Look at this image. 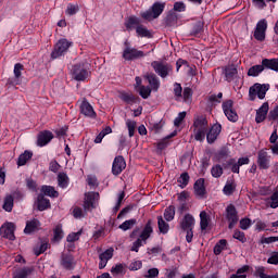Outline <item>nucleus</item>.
<instances>
[{"label": "nucleus", "mask_w": 278, "mask_h": 278, "mask_svg": "<svg viewBox=\"0 0 278 278\" xmlns=\"http://www.w3.org/2000/svg\"><path fill=\"white\" fill-rule=\"evenodd\" d=\"M136 31L140 38H151V31H149V29L142 25L137 26Z\"/></svg>", "instance_id": "obj_43"}, {"label": "nucleus", "mask_w": 278, "mask_h": 278, "mask_svg": "<svg viewBox=\"0 0 278 278\" xmlns=\"http://www.w3.org/2000/svg\"><path fill=\"white\" fill-rule=\"evenodd\" d=\"M226 80L233 81L238 77V68L235 65H228L224 70Z\"/></svg>", "instance_id": "obj_25"}, {"label": "nucleus", "mask_w": 278, "mask_h": 278, "mask_svg": "<svg viewBox=\"0 0 278 278\" xmlns=\"http://www.w3.org/2000/svg\"><path fill=\"white\" fill-rule=\"evenodd\" d=\"M90 75V72L86 70L83 65H75L73 67L72 77L76 81H86Z\"/></svg>", "instance_id": "obj_9"}, {"label": "nucleus", "mask_w": 278, "mask_h": 278, "mask_svg": "<svg viewBox=\"0 0 278 278\" xmlns=\"http://www.w3.org/2000/svg\"><path fill=\"white\" fill-rule=\"evenodd\" d=\"M212 177L218 179V177H223V167L220 165H214L211 169Z\"/></svg>", "instance_id": "obj_50"}, {"label": "nucleus", "mask_w": 278, "mask_h": 278, "mask_svg": "<svg viewBox=\"0 0 278 278\" xmlns=\"http://www.w3.org/2000/svg\"><path fill=\"white\" fill-rule=\"evenodd\" d=\"M184 118H186V112H180L178 114V116L174 119V125L176 127H179V125H181V122L184 121Z\"/></svg>", "instance_id": "obj_60"}, {"label": "nucleus", "mask_w": 278, "mask_h": 278, "mask_svg": "<svg viewBox=\"0 0 278 278\" xmlns=\"http://www.w3.org/2000/svg\"><path fill=\"white\" fill-rule=\"evenodd\" d=\"M227 247V240L222 239L219 240L216 245L214 247V253L215 255H220V253H223V251H225Z\"/></svg>", "instance_id": "obj_39"}, {"label": "nucleus", "mask_w": 278, "mask_h": 278, "mask_svg": "<svg viewBox=\"0 0 278 278\" xmlns=\"http://www.w3.org/2000/svg\"><path fill=\"white\" fill-rule=\"evenodd\" d=\"M77 12H79V5L68 4L67 9L65 11V14H67L68 16H73V15L77 14Z\"/></svg>", "instance_id": "obj_52"}, {"label": "nucleus", "mask_w": 278, "mask_h": 278, "mask_svg": "<svg viewBox=\"0 0 278 278\" xmlns=\"http://www.w3.org/2000/svg\"><path fill=\"white\" fill-rule=\"evenodd\" d=\"M125 168H127V163L125 162V157L116 156L112 165L113 175H121L123 170H125Z\"/></svg>", "instance_id": "obj_14"}, {"label": "nucleus", "mask_w": 278, "mask_h": 278, "mask_svg": "<svg viewBox=\"0 0 278 278\" xmlns=\"http://www.w3.org/2000/svg\"><path fill=\"white\" fill-rule=\"evenodd\" d=\"M270 89V85L266 84H254L252 87L249 89V100L250 101H255V99H265L266 98V92Z\"/></svg>", "instance_id": "obj_2"}, {"label": "nucleus", "mask_w": 278, "mask_h": 278, "mask_svg": "<svg viewBox=\"0 0 278 278\" xmlns=\"http://www.w3.org/2000/svg\"><path fill=\"white\" fill-rule=\"evenodd\" d=\"M235 240H239V242H247V237L243 231L236 230L233 233Z\"/></svg>", "instance_id": "obj_57"}, {"label": "nucleus", "mask_w": 278, "mask_h": 278, "mask_svg": "<svg viewBox=\"0 0 278 278\" xmlns=\"http://www.w3.org/2000/svg\"><path fill=\"white\" fill-rule=\"evenodd\" d=\"M249 227H251V219L249 218H243L240 220V228L243 230L249 229Z\"/></svg>", "instance_id": "obj_61"}, {"label": "nucleus", "mask_w": 278, "mask_h": 278, "mask_svg": "<svg viewBox=\"0 0 278 278\" xmlns=\"http://www.w3.org/2000/svg\"><path fill=\"white\" fill-rule=\"evenodd\" d=\"M41 192H43L46 197H51L52 199H58L60 197V193L52 186H42Z\"/></svg>", "instance_id": "obj_31"}, {"label": "nucleus", "mask_w": 278, "mask_h": 278, "mask_svg": "<svg viewBox=\"0 0 278 278\" xmlns=\"http://www.w3.org/2000/svg\"><path fill=\"white\" fill-rule=\"evenodd\" d=\"M210 215L207 214V212L202 211L200 213V227L202 229V231H205V229H207V227H210Z\"/></svg>", "instance_id": "obj_30"}, {"label": "nucleus", "mask_w": 278, "mask_h": 278, "mask_svg": "<svg viewBox=\"0 0 278 278\" xmlns=\"http://www.w3.org/2000/svg\"><path fill=\"white\" fill-rule=\"evenodd\" d=\"M34 157V153L30 151H25L23 154H21L17 159V166H25L29 160Z\"/></svg>", "instance_id": "obj_33"}, {"label": "nucleus", "mask_w": 278, "mask_h": 278, "mask_svg": "<svg viewBox=\"0 0 278 278\" xmlns=\"http://www.w3.org/2000/svg\"><path fill=\"white\" fill-rule=\"evenodd\" d=\"M134 25H140V20L138 17L131 16L126 22V27L128 29H134Z\"/></svg>", "instance_id": "obj_54"}, {"label": "nucleus", "mask_w": 278, "mask_h": 278, "mask_svg": "<svg viewBox=\"0 0 278 278\" xmlns=\"http://www.w3.org/2000/svg\"><path fill=\"white\" fill-rule=\"evenodd\" d=\"M151 233H153V226H151V220L147 223L143 230L141 231L139 236V240L143 242V244H147V240L151 238Z\"/></svg>", "instance_id": "obj_24"}, {"label": "nucleus", "mask_w": 278, "mask_h": 278, "mask_svg": "<svg viewBox=\"0 0 278 278\" xmlns=\"http://www.w3.org/2000/svg\"><path fill=\"white\" fill-rule=\"evenodd\" d=\"M164 218L167 220V223H170V220H175V206L169 205L164 211Z\"/></svg>", "instance_id": "obj_38"}, {"label": "nucleus", "mask_w": 278, "mask_h": 278, "mask_svg": "<svg viewBox=\"0 0 278 278\" xmlns=\"http://www.w3.org/2000/svg\"><path fill=\"white\" fill-rule=\"evenodd\" d=\"M264 72V64L262 65H254L249 68L248 76L249 77H258L261 73Z\"/></svg>", "instance_id": "obj_35"}, {"label": "nucleus", "mask_w": 278, "mask_h": 278, "mask_svg": "<svg viewBox=\"0 0 278 278\" xmlns=\"http://www.w3.org/2000/svg\"><path fill=\"white\" fill-rule=\"evenodd\" d=\"M58 184L60 188H68V175L66 173H59Z\"/></svg>", "instance_id": "obj_37"}, {"label": "nucleus", "mask_w": 278, "mask_h": 278, "mask_svg": "<svg viewBox=\"0 0 278 278\" xmlns=\"http://www.w3.org/2000/svg\"><path fill=\"white\" fill-rule=\"evenodd\" d=\"M153 89L149 86H140L138 88V92L140 94V97H142V99H149V97H151V91Z\"/></svg>", "instance_id": "obj_40"}, {"label": "nucleus", "mask_w": 278, "mask_h": 278, "mask_svg": "<svg viewBox=\"0 0 278 278\" xmlns=\"http://www.w3.org/2000/svg\"><path fill=\"white\" fill-rule=\"evenodd\" d=\"M268 102L263 103L262 106L258 110H256L255 122L264 123V121H266V116H268Z\"/></svg>", "instance_id": "obj_22"}, {"label": "nucleus", "mask_w": 278, "mask_h": 278, "mask_svg": "<svg viewBox=\"0 0 278 278\" xmlns=\"http://www.w3.org/2000/svg\"><path fill=\"white\" fill-rule=\"evenodd\" d=\"M190 181V176L188 173H182L178 178L179 188H186Z\"/></svg>", "instance_id": "obj_46"}, {"label": "nucleus", "mask_w": 278, "mask_h": 278, "mask_svg": "<svg viewBox=\"0 0 278 278\" xmlns=\"http://www.w3.org/2000/svg\"><path fill=\"white\" fill-rule=\"evenodd\" d=\"M195 223L194 216L188 213L180 219L179 226L182 230L194 229Z\"/></svg>", "instance_id": "obj_19"}, {"label": "nucleus", "mask_w": 278, "mask_h": 278, "mask_svg": "<svg viewBox=\"0 0 278 278\" xmlns=\"http://www.w3.org/2000/svg\"><path fill=\"white\" fill-rule=\"evenodd\" d=\"M157 225H159V231L161 233H168V229H170V226L168 225V223L164 220L162 216L157 217Z\"/></svg>", "instance_id": "obj_36"}, {"label": "nucleus", "mask_w": 278, "mask_h": 278, "mask_svg": "<svg viewBox=\"0 0 278 278\" xmlns=\"http://www.w3.org/2000/svg\"><path fill=\"white\" fill-rule=\"evenodd\" d=\"M223 127L220 124H215L211 127L210 131L206 134V140L208 144H214L216 142L218 136H220Z\"/></svg>", "instance_id": "obj_15"}, {"label": "nucleus", "mask_w": 278, "mask_h": 278, "mask_svg": "<svg viewBox=\"0 0 278 278\" xmlns=\"http://www.w3.org/2000/svg\"><path fill=\"white\" fill-rule=\"evenodd\" d=\"M51 207V202L49 199L45 198V195L39 194L37 198V208L39 212H45V210H49Z\"/></svg>", "instance_id": "obj_26"}, {"label": "nucleus", "mask_w": 278, "mask_h": 278, "mask_svg": "<svg viewBox=\"0 0 278 278\" xmlns=\"http://www.w3.org/2000/svg\"><path fill=\"white\" fill-rule=\"evenodd\" d=\"M53 140V132L49 130L41 131L38 135L37 147H47Z\"/></svg>", "instance_id": "obj_18"}, {"label": "nucleus", "mask_w": 278, "mask_h": 278, "mask_svg": "<svg viewBox=\"0 0 278 278\" xmlns=\"http://www.w3.org/2000/svg\"><path fill=\"white\" fill-rule=\"evenodd\" d=\"M80 237H81V231L72 232L67 236L66 241L70 242V244H72V242H77V240H79Z\"/></svg>", "instance_id": "obj_55"}, {"label": "nucleus", "mask_w": 278, "mask_h": 278, "mask_svg": "<svg viewBox=\"0 0 278 278\" xmlns=\"http://www.w3.org/2000/svg\"><path fill=\"white\" fill-rule=\"evenodd\" d=\"M136 223H137L136 219L125 220L122 225H119V229H122V231H127V230L131 229V227H134V225H136Z\"/></svg>", "instance_id": "obj_49"}, {"label": "nucleus", "mask_w": 278, "mask_h": 278, "mask_svg": "<svg viewBox=\"0 0 278 278\" xmlns=\"http://www.w3.org/2000/svg\"><path fill=\"white\" fill-rule=\"evenodd\" d=\"M112 257H114V249H112V248L108 249L105 252H103L99 255L100 270H103V268H105V266H108V262H110V260H112Z\"/></svg>", "instance_id": "obj_17"}, {"label": "nucleus", "mask_w": 278, "mask_h": 278, "mask_svg": "<svg viewBox=\"0 0 278 278\" xmlns=\"http://www.w3.org/2000/svg\"><path fill=\"white\" fill-rule=\"evenodd\" d=\"M270 154H268V149L264 148L257 152L256 164L260 170H268L270 168Z\"/></svg>", "instance_id": "obj_6"}, {"label": "nucleus", "mask_w": 278, "mask_h": 278, "mask_svg": "<svg viewBox=\"0 0 278 278\" xmlns=\"http://www.w3.org/2000/svg\"><path fill=\"white\" fill-rule=\"evenodd\" d=\"M64 238V231L62 230V227L58 225L54 228V236H53V241L54 242H60Z\"/></svg>", "instance_id": "obj_47"}, {"label": "nucleus", "mask_w": 278, "mask_h": 278, "mask_svg": "<svg viewBox=\"0 0 278 278\" xmlns=\"http://www.w3.org/2000/svg\"><path fill=\"white\" fill-rule=\"evenodd\" d=\"M251 160L245 156V157H240L238 161L236 159H230L227 163V166L232 170L233 173H240V166H244L249 164Z\"/></svg>", "instance_id": "obj_12"}, {"label": "nucleus", "mask_w": 278, "mask_h": 278, "mask_svg": "<svg viewBox=\"0 0 278 278\" xmlns=\"http://www.w3.org/2000/svg\"><path fill=\"white\" fill-rule=\"evenodd\" d=\"M71 47H73L72 41H68L67 39H60L51 53L52 60H58V58L64 55V53H66Z\"/></svg>", "instance_id": "obj_4"}, {"label": "nucleus", "mask_w": 278, "mask_h": 278, "mask_svg": "<svg viewBox=\"0 0 278 278\" xmlns=\"http://www.w3.org/2000/svg\"><path fill=\"white\" fill-rule=\"evenodd\" d=\"M125 265L123 264H116L115 266H113L111 268V274L114 276V277H117V275H125Z\"/></svg>", "instance_id": "obj_41"}, {"label": "nucleus", "mask_w": 278, "mask_h": 278, "mask_svg": "<svg viewBox=\"0 0 278 278\" xmlns=\"http://www.w3.org/2000/svg\"><path fill=\"white\" fill-rule=\"evenodd\" d=\"M235 191H236V182L233 180H227L223 189L224 194H226V197H231V194H233Z\"/></svg>", "instance_id": "obj_34"}, {"label": "nucleus", "mask_w": 278, "mask_h": 278, "mask_svg": "<svg viewBox=\"0 0 278 278\" xmlns=\"http://www.w3.org/2000/svg\"><path fill=\"white\" fill-rule=\"evenodd\" d=\"M223 110L230 123H238V113L233 110V100H226L223 103Z\"/></svg>", "instance_id": "obj_7"}, {"label": "nucleus", "mask_w": 278, "mask_h": 278, "mask_svg": "<svg viewBox=\"0 0 278 278\" xmlns=\"http://www.w3.org/2000/svg\"><path fill=\"white\" fill-rule=\"evenodd\" d=\"M99 201L98 192H88L85 194L84 210L85 212H90L97 207V202Z\"/></svg>", "instance_id": "obj_8"}, {"label": "nucleus", "mask_w": 278, "mask_h": 278, "mask_svg": "<svg viewBox=\"0 0 278 278\" xmlns=\"http://www.w3.org/2000/svg\"><path fill=\"white\" fill-rule=\"evenodd\" d=\"M227 212V219L229 220V229H233L236 224L238 223V211H236V206L230 204L226 208Z\"/></svg>", "instance_id": "obj_16"}, {"label": "nucleus", "mask_w": 278, "mask_h": 278, "mask_svg": "<svg viewBox=\"0 0 278 278\" xmlns=\"http://www.w3.org/2000/svg\"><path fill=\"white\" fill-rule=\"evenodd\" d=\"M267 205L273 210H277L278 207V193L274 192L269 199H266Z\"/></svg>", "instance_id": "obj_44"}, {"label": "nucleus", "mask_w": 278, "mask_h": 278, "mask_svg": "<svg viewBox=\"0 0 278 278\" xmlns=\"http://www.w3.org/2000/svg\"><path fill=\"white\" fill-rule=\"evenodd\" d=\"M267 276L268 275H266V267L264 266L255 267L254 277L266 278Z\"/></svg>", "instance_id": "obj_53"}, {"label": "nucleus", "mask_w": 278, "mask_h": 278, "mask_svg": "<svg viewBox=\"0 0 278 278\" xmlns=\"http://www.w3.org/2000/svg\"><path fill=\"white\" fill-rule=\"evenodd\" d=\"M49 169L52 173H58L60 170V164L56 161H51L49 165Z\"/></svg>", "instance_id": "obj_62"}, {"label": "nucleus", "mask_w": 278, "mask_h": 278, "mask_svg": "<svg viewBox=\"0 0 278 278\" xmlns=\"http://www.w3.org/2000/svg\"><path fill=\"white\" fill-rule=\"evenodd\" d=\"M144 278H157L160 277V269L153 267L148 269V271L143 275Z\"/></svg>", "instance_id": "obj_51"}, {"label": "nucleus", "mask_w": 278, "mask_h": 278, "mask_svg": "<svg viewBox=\"0 0 278 278\" xmlns=\"http://www.w3.org/2000/svg\"><path fill=\"white\" fill-rule=\"evenodd\" d=\"M126 126L128 129L129 138H134V134H136V122L131 119H126Z\"/></svg>", "instance_id": "obj_48"}, {"label": "nucleus", "mask_w": 278, "mask_h": 278, "mask_svg": "<svg viewBox=\"0 0 278 278\" xmlns=\"http://www.w3.org/2000/svg\"><path fill=\"white\" fill-rule=\"evenodd\" d=\"M47 249H49V243H41V245L39 247V249H35V255H42V253H45V251H47Z\"/></svg>", "instance_id": "obj_59"}, {"label": "nucleus", "mask_w": 278, "mask_h": 278, "mask_svg": "<svg viewBox=\"0 0 278 278\" xmlns=\"http://www.w3.org/2000/svg\"><path fill=\"white\" fill-rule=\"evenodd\" d=\"M23 71H25V66H23V64L21 63H16L13 70L14 77L9 78L8 84H10L11 86H18V84H21Z\"/></svg>", "instance_id": "obj_13"}, {"label": "nucleus", "mask_w": 278, "mask_h": 278, "mask_svg": "<svg viewBox=\"0 0 278 278\" xmlns=\"http://www.w3.org/2000/svg\"><path fill=\"white\" fill-rule=\"evenodd\" d=\"M14 229H16L14 223H7L1 227V235L3 238H7V240H14Z\"/></svg>", "instance_id": "obj_21"}, {"label": "nucleus", "mask_w": 278, "mask_h": 278, "mask_svg": "<svg viewBox=\"0 0 278 278\" xmlns=\"http://www.w3.org/2000/svg\"><path fill=\"white\" fill-rule=\"evenodd\" d=\"M80 112L84 114V116H87L88 118H97V113L94 112V109L90 105L88 100H84L80 104Z\"/></svg>", "instance_id": "obj_20"}, {"label": "nucleus", "mask_w": 278, "mask_h": 278, "mask_svg": "<svg viewBox=\"0 0 278 278\" xmlns=\"http://www.w3.org/2000/svg\"><path fill=\"white\" fill-rule=\"evenodd\" d=\"M174 11L175 12H186V3L178 1L174 3Z\"/></svg>", "instance_id": "obj_58"}, {"label": "nucleus", "mask_w": 278, "mask_h": 278, "mask_svg": "<svg viewBox=\"0 0 278 278\" xmlns=\"http://www.w3.org/2000/svg\"><path fill=\"white\" fill-rule=\"evenodd\" d=\"M266 29H268V23L266 20H261L256 24V28L254 31V38L255 40H260L261 42L266 39Z\"/></svg>", "instance_id": "obj_10"}, {"label": "nucleus", "mask_w": 278, "mask_h": 278, "mask_svg": "<svg viewBox=\"0 0 278 278\" xmlns=\"http://www.w3.org/2000/svg\"><path fill=\"white\" fill-rule=\"evenodd\" d=\"M267 264H274L277 266L278 264V252L271 254V256L267 260Z\"/></svg>", "instance_id": "obj_63"}, {"label": "nucleus", "mask_w": 278, "mask_h": 278, "mask_svg": "<svg viewBox=\"0 0 278 278\" xmlns=\"http://www.w3.org/2000/svg\"><path fill=\"white\" fill-rule=\"evenodd\" d=\"M144 79L148 80V84L150 85V89L153 92H157L160 90V79L157 76L153 73L144 75Z\"/></svg>", "instance_id": "obj_23"}, {"label": "nucleus", "mask_w": 278, "mask_h": 278, "mask_svg": "<svg viewBox=\"0 0 278 278\" xmlns=\"http://www.w3.org/2000/svg\"><path fill=\"white\" fill-rule=\"evenodd\" d=\"M152 68L156 73L159 77H162V79L168 77L173 73V66L168 63H162L160 61H153L151 63Z\"/></svg>", "instance_id": "obj_5"}, {"label": "nucleus", "mask_w": 278, "mask_h": 278, "mask_svg": "<svg viewBox=\"0 0 278 278\" xmlns=\"http://www.w3.org/2000/svg\"><path fill=\"white\" fill-rule=\"evenodd\" d=\"M29 275H31V268L24 267L15 273L14 278H27Z\"/></svg>", "instance_id": "obj_45"}, {"label": "nucleus", "mask_w": 278, "mask_h": 278, "mask_svg": "<svg viewBox=\"0 0 278 278\" xmlns=\"http://www.w3.org/2000/svg\"><path fill=\"white\" fill-rule=\"evenodd\" d=\"M193 188L197 197H203L205 194V180L203 178L198 179Z\"/></svg>", "instance_id": "obj_27"}, {"label": "nucleus", "mask_w": 278, "mask_h": 278, "mask_svg": "<svg viewBox=\"0 0 278 278\" xmlns=\"http://www.w3.org/2000/svg\"><path fill=\"white\" fill-rule=\"evenodd\" d=\"M193 136L194 139L198 140V142H203L205 140V136L207 134V118L203 116H199L194 119L193 123Z\"/></svg>", "instance_id": "obj_1"}, {"label": "nucleus", "mask_w": 278, "mask_h": 278, "mask_svg": "<svg viewBox=\"0 0 278 278\" xmlns=\"http://www.w3.org/2000/svg\"><path fill=\"white\" fill-rule=\"evenodd\" d=\"M165 8L166 3L155 2L148 11L142 12L141 16L144 21H154V18H159Z\"/></svg>", "instance_id": "obj_3"}, {"label": "nucleus", "mask_w": 278, "mask_h": 278, "mask_svg": "<svg viewBox=\"0 0 278 278\" xmlns=\"http://www.w3.org/2000/svg\"><path fill=\"white\" fill-rule=\"evenodd\" d=\"M128 268L129 270H140L142 268V261H132Z\"/></svg>", "instance_id": "obj_56"}, {"label": "nucleus", "mask_w": 278, "mask_h": 278, "mask_svg": "<svg viewBox=\"0 0 278 278\" xmlns=\"http://www.w3.org/2000/svg\"><path fill=\"white\" fill-rule=\"evenodd\" d=\"M61 264L63 268H66V270H73L75 260L71 255H63Z\"/></svg>", "instance_id": "obj_32"}, {"label": "nucleus", "mask_w": 278, "mask_h": 278, "mask_svg": "<svg viewBox=\"0 0 278 278\" xmlns=\"http://www.w3.org/2000/svg\"><path fill=\"white\" fill-rule=\"evenodd\" d=\"M144 55L146 54L143 51L136 48L126 47L123 51V58L127 61L138 60V58H144Z\"/></svg>", "instance_id": "obj_11"}, {"label": "nucleus", "mask_w": 278, "mask_h": 278, "mask_svg": "<svg viewBox=\"0 0 278 278\" xmlns=\"http://www.w3.org/2000/svg\"><path fill=\"white\" fill-rule=\"evenodd\" d=\"M40 227V222L38 219H31L26 223L24 233H34Z\"/></svg>", "instance_id": "obj_28"}, {"label": "nucleus", "mask_w": 278, "mask_h": 278, "mask_svg": "<svg viewBox=\"0 0 278 278\" xmlns=\"http://www.w3.org/2000/svg\"><path fill=\"white\" fill-rule=\"evenodd\" d=\"M262 64L265 68H269L270 71H276V73H278V59H264Z\"/></svg>", "instance_id": "obj_29"}, {"label": "nucleus", "mask_w": 278, "mask_h": 278, "mask_svg": "<svg viewBox=\"0 0 278 278\" xmlns=\"http://www.w3.org/2000/svg\"><path fill=\"white\" fill-rule=\"evenodd\" d=\"M277 117H278V106L271 110L268 114L269 121H277Z\"/></svg>", "instance_id": "obj_64"}, {"label": "nucleus", "mask_w": 278, "mask_h": 278, "mask_svg": "<svg viewBox=\"0 0 278 278\" xmlns=\"http://www.w3.org/2000/svg\"><path fill=\"white\" fill-rule=\"evenodd\" d=\"M12 207H14V198L12 195H7L3 203V210H5V212H12Z\"/></svg>", "instance_id": "obj_42"}]
</instances>
